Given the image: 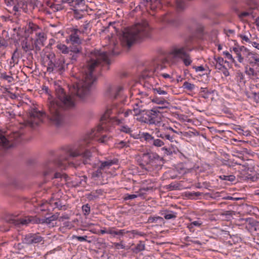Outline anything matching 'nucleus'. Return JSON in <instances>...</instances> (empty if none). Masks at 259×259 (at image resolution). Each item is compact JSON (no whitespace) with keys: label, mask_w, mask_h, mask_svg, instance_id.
<instances>
[{"label":"nucleus","mask_w":259,"mask_h":259,"mask_svg":"<svg viewBox=\"0 0 259 259\" xmlns=\"http://www.w3.org/2000/svg\"><path fill=\"white\" fill-rule=\"evenodd\" d=\"M58 217L57 215L54 214L49 218H47L45 219V221L42 222V223H46L47 224H50L51 222L57 220Z\"/></svg>","instance_id":"4c0bfd02"},{"label":"nucleus","mask_w":259,"mask_h":259,"mask_svg":"<svg viewBox=\"0 0 259 259\" xmlns=\"http://www.w3.org/2000/svg\"><path fill=\"white\" fill-rule=\"evenodd\" d=\"M57 48L63 54H67L70 53V50L65 45L59 44L57 45Z\"/></svg>","instance_id":"c85d7f7f"},{"label":"nucleus","mask_w":259,"mask_h":259,"mask_svg":"<svg viewBox=\"0 0 259 259\" xmlns=\"http://www.w3.org/2000/svg\"><path fill=\"white\" fill-rule=\"evenodd\" d=\"M165 68V66L163 64H160L159 62L153 63L152 68L146 69L142 75L143 77L150 76L153 73L156 76H159L160 73V71Z\"/></svg>","instance_id":"4468645a"},{"label":"nucleus","mask_w":259,"mask_h":259,"mask_svg":"<svg viewBox=\"0 0 259 259\" xmlns=\"http://www.w3.org/2000/svg\"><path fill=\"white\" fill-rule=\"evenodd\" d=\"M141 138L144 139L147 142H149L150 144L152 143V141L153 139V137H152V136L148 133H143L141 135Z\"/></svg>","instance_id":"473e14b6"},{"label":"nucleus","mask_w":259,"mask_h":259,"mask_svg":"<svg viewBox=\"0 0 259 259\" xmlns=\"http://www.w3.org/2000/svg\"><path fill=\"white\" fill-rule=\"evenodd\" d=\"M80 31L75 29L74 31L69 36V40L71 44V47H80V45L81 43V40L79 38L78 33Z\"/></svg>","instance_id":"f3484780"},{"label":"nucleus","mask_w":259,"mask_h":259,"mask_svg":"<svg viewBox=\"0 0 259 259\" xmlns=\"http://www.w3.org/2000/svg\"><path fill=\"white\" fill-rule=\"evenodd\" d=\"M72 238L73 239H77L78 241H79L80 242H82V241H88L89 242H91V241H88L87 240V238H88V236H76V235H73V236H72Z\"/></svg>","instance_id":"37998d69"},{"label":"nucleus","mask_w":259,"mask_h":259,"mask_svg":"<svg viewBox=\"0 0 259 259\" xmlns=\"http://www.w3.org/2000/svg\"><path fill=\"white\" fill-rule=\"evenodd\" d=\"M81 5L85 4L84 0H72L69 3V5L73 7V8H75V6L81 5Z\"/></svg>","instance_id":"2f4dec72"},{"label":"nucleus","mask_w":259,"mask_h":259,"mask_svg":"<svg viewBox=\"0 0 259 259\" xmlns=\"http://www.w3.org/2000/svg\"><path fill=\"white\" fill-rule=\"evenodd\" d=\"M102 171L103 170L100 168V167L99 166L98 167V169L94 171L92 174V177L93 178H99L102 175Z\"/></svg>","instance_id":"ea45409f"},{"label":"nucleus","mask_w":259,"mask_h":259,"mask_svg":"<svg viewBox=\"0 0 259 259\" xmlns=\"http://www.w3.org/2000/svg\"><path fill=\"white\" fill-rule=\"evenodd\" d=\"M164 136L165 137L164 138H165L166 139H167L171 142L173 141V139H174L173 136H170V135L167 134H164Z\"/></svg>","instance_id":"69168bd1"},{"label":"nucleus","mask_w":259,"mask_h":259,"mask_svg":"<svg viewBox=\"0 0 259 259\" xmlns=\"http://www.w3.org/2000/svg\"><path fill=\"white\" fill-rule=\"evenodd\" d=\"M237 77L238 79H239L240 81H241L242 80H243L244 79V75L241 72H238L237 73Z\"/></svg>","instance_id":"774afa93"},{"label":"nucleus","mask_w":259,"mask_h":259,"mask_svg":"<svg viewBox=\"0 0 259 259\" xmlns=\"http://www.w3.org/2000/svg\"><path fill=\"white\" fill-rule=\"evenodd\" d=\"M51 204L55 206L56 208H58L59 209H66L65 205L60 199H58L56 201H54V200H51Z\"/></svg>","instance_id":"a878e982"},{"label":"nucleus","mask_w":259,"mask_h":259,"mask_svg":"<svg viewBox=\"0 0 259 259\" xmlns=\"http://www.w3.org/2000/svg\"><path fill=\"white\" fill-rule=\"evenodd\" d=\"M123 88L119 84H109L106 89L105 95L111 99H117L121 95Z\"/></svg>","instance_id":"9d476101"},{"label":"nucleus","mask_w":259,"mask_h":259,"mask_svg":"<svg viewBox=\"0 0 259 259\" xmlns=\"http://www.w3.org/2000/svg\"><path fill=\"white\" fill-rule=\"evenodd\" d=\"M120 131L126 133H130L131 132V128L127 126H121Z\"/></svg>","instance_id":"5fc2aeb1"},{"label":"nucleus","mask_w":259,"mask_h":259,"mask_svg":"<svg viewBox=\"0 0 259 259\" xmlns=\"http://www.w3.org/2000/svg\"><path fill=\"white\" fill-rule=\"evenodd\" d=\"M154 94H158L159 95L163 96L162 97H164L165 99H168V94L164 91L163 88L158 87L152 89Z\"/></svg>","instance_id":"393cba45"},{"label":"nucleus","mask_w":259,"mask_h":259,"mask_svg":"<svg viewBox=\"0 0 259 259\" xmlns=\"http://www.w3.org/2000/svg\"><path fill=\"white\" fill-rule=\"evenodd\" d=\"M141 158V162L140 165L142 168H145L146 165L155 163L156 161L158 160L159 156L154 153H146L142 154Z\"/></svg>","instance_id":"9b49d317"},{"label":"nucleus","mask_w":259,"mask_h":259,"mask_svg":"<svg viewBox=\"0 0 259 259\" xmlns=\"http://www.w3.org/2000/svg\"><path fill=\"white\" fill-rule=\"evenodd\" d=\"M114 245L115 247L118 249H119V248H125V246L124 245L122 244L121 243H114Z\"/></svg>","instance_id":"052dcab7"},{"label":"nucleus","mask_w":259,"mask_h":259,"mask_svg":"<svg viewBox=\"0 0 259 259\" xmlns=\"http://www.w3.org/2000/svg\"><path fill=\"white\" fill-rule=\"evenodd\" d=\"M81 50V47H71L70 50L69 57L72 64H73L77 60L78 57V54H79Z\"/></svg>","instance_id":"a211bd4d"},{"label":"nucleus","mask_w":259,"mask_h":259,"mask_svg":"<svg viewBox=\"0 0 259 259\" xmlns=\"http://www.w3.org/2000/svg\"><path fill=\"white\" fill-rule=\"evenodd\" d=\"M224 54L228 59L234 61V59L233 58L232 56L228 52H224Z\"/></svg>","instance_id":"0e129e2a"},{"label":"nucleus","mask_w":259,"mask_h":259,"mask_svg":"<svg viewBox=\"0 0 259 259\" xmlns=\"http://www.w3.org/2000/svg\"><path fill=\"white\" fill-rule=\"evenodd\" d=\"M241 50H245V47L241 46L240 47H234L233 48V51L236 55L238 60L240 63L243 61V57H242Z\"/></svg>","instance_id":"4be33fe9"},{"label":"nucleus","mask_w":259,"mask_h":259,"mask_svg":"<svg viewBox=\"0 0 259 259\" xmlns=\"http://www.w3.org/2000/svg\"><path fill=\"white\" fill-rule=\"evenodd\" d=\"M246 4L250 7V9L253 10L257 9L258 4L256 0H245Z\"/></svg>","instance_id":"7c9ffc66"},{"label":"nucleus","mask_w":259,"mask_h":259,"mask_svg":"<svg viewBox=\"0 0 259 259\" xmlns=\"http://www.w3.org/2000/svg\"><path fill=\"white\" fill-rule=\"evenodd\" d=\"M145 249V244L142 241H141L137 245V246L135 248H132V250L134 253H138L141 251L144 250Z\"/></svg>","instance_id":"cd10ccee"},{"label":"nucleus","mask_w":259,"mask_h":259,"mask_svg":"<svg viewBox=\"0 0 259 259\" xmlns=\"http://www.w3.org/2000/svg\"><path fill=\"white\" fill-rule=\"evenodd\" d=\"M183 87L184 88V89H186L190 91H191L194 89L195 85L191 83H189L187 81H185L183 84Z\"/></svg>","instance_id":"58836bf2"},{"label":"nucleus","mask_w":259,"mask_h":259,"mask_svg":"<svg viewBox=\"0 0 259 259\" xmlns=\"http://www.w3.org/2000/svg\"><path fill=\"white\" fill-rule=\"evenodd\" d=\"M215 64L214 65L215 68L219 70H222L225 68L224 66L223 65L224 62V59L223 58L219 57L217 59L215 60Z\"/></svg>","instance_id":"c756f323"},{"label":"nucleus","mask_w":259,"mask_h":259,"mask_svg":"<svg viewBox=\"0 0 259 259\" xmlns=\"http://www.w3.org/2000/svg\"><path fill=\"white\" fill-rule=\"evenodd\" d=\"M79 156L83 158V163L84 164L88 163V160L92 157L91 152L85 149L82 145L68 146L64 148L63 153L59 156L56 161H52L48 162L45 166L44 175L50 176L52 179H64L67 182L68 176L65 174H61L57 170V168L64 166L66 163L69 164H73L70 161Z\"/></svg>","instance_id":"f257e3e1"},{"label":"nucleus","mask_w":259,"mask_h":259,"mask_svg":"<svg viewBox=\"0 0 259 259\" xmlns=\"http://www.w3.org/2000/svg\"><path fill=\"white\" fill-rule=\"evenodd\" d=\"M250 14V13L249 12H243L241 13L239 15V16L240 18H244V17H246L247 16H248Z\"/></svg>","instance_id":"680f3d73"},{"label":"nucleus","mask_w":259,"mask_h":259,"mask_svg":"<svg viewBox=\"0 0 259 259\" xmlns=\"http://www.w3.org/2000/svg\"><path fill=\"white\" fill-rule=\"evenodd\" d=\"M248 62L250 66H245V73L252 80H259V58L254 56L249 58Z\"/></svg>","instance_id":"0eeeda50"},{"label":"nucleus","mask_w":259,"mask_h":259,"mask_svg":"<svg viewBox=\"0 0 259 259\" xmlns=\"http://www.w3.org/2000/svg\"><path fill=\"white\" fill-rule=\"evenodd\" d=\"M133 111L135 113V115H137L141 114L142 112H145V110L135 106L134 107Z\"/></svg>","instance_id":"de8ad7c7"},{"label":"nucleus","mask_w":259,"mask_h":259,"mask_svg":"<svg viewBox=\"0 0 259 259\" xmlns=\"http://www.w3.org/2000/svg\"><path fill=\"white\" fill-rule=\"evenodd\" d=\"M43 113L35 109H33L29 113V119L28 124L33 127L34 125H38L41 122V118Z\"/></svg>","instance_id":"ddd939ff"},{"label":"nucleus","mask_w":259,"mask_h":259,"mask_svg":"<svg viewBox=\"0 0 259 259\" xmlns=\"http://www.w3.org/2000/svg\"><path fill=\"white\" fill-rule=\"evenodd\" d=\"M177 9L179 11H181L184 9L185 4L183 1L181 0H177L176 2Z\"/></svg>","instance_id":"79ce46f5"},{"label":"nucleus","mask_w":259,"mask_h":259,"mask_svg":"<svg viewBox=\"0 0 259 259\" xmlns=\"http://www.w3.org/2000/svg\"><path fill=\"white\" fill-rule=\"evenodd\" d=\"M47 57L49 60L47 67L48 72H52L55 71L61 74L65 71L69 65L68 63H65L64 58L63 57H60L56 58L54 53H49L47 55Z\"/></svg>","instance_id":"39448f33"},{"label":"nucleus","mask_w":259,"mask_h":259,"mask_svg":"<svg viewBox=\"0 0 259 259\" xmlns=\"http://www.w3.org/2000/svg\"><path fill=\"white\" fill-rule=\"evenodd\" d=\"M167 99L164 97H158L157 96H155L152 99V101L158 104L161 105H168V102L166 101Z\"/></svg>","instance_id":"b1692460"},{"label":"nucleus","mask_w":259,"mask_h":259,"mask_svg":"<svg viewBox=\"0 0 259 259\" xmlns=\"http://www.w3.org/2000/svg\"><path fill=\"white\" fill-rule=\"evenodd\" d=\"M56 99L51 100L48 104V117L52 122L57 126L61 125L65 121L63 109H69L74 106L73 98L67 95L63 88L58 86L56 88Z\"/></svg>","instance_id":"f03ea898"},{"label":"nucleus","mask_w":259,"mask_h":259,"mask_svg":"<svg viewBox=\"0 0 259 259\" xmlns=\"http://www.w3.org/2000/svg\"><path fill=\"white\" fill-rule=\"evenodd\" d=\"M24 242L28 244H36L43 241V238L39 233H30L26 235L24 238Z\"/></svg>","instance_id":"dca6fc26"},{"label":"nucleus","mask_w":259,"mask_h":259,"mask_svg":"<svg viewBox=\"0 0 259 259\" xmlns=\"http://www.w3.org/2000/svg\"><path fill=\"white\" fill-rule=\"evenodd\" d=\"M144 102V100H141L140 101H138L137 103L135 104V106L143 109V105L142 104V103H143Z\"/></svg>","instance_id":"338daca9"},{"label":"nucleus","mask_w":259,"mask_h":259,"mask_svg":"<svg viewBox=\"0 0 259 259\" xmlns=\"http://www.w3.org/2000/svg\"><path fill=\"white\" fill-rule=\"evenodd\" d=\"M158 221L161 222L163 221V219L160 217H150L148 219V222L151 223H156Z\"/></svg>","instance_id":"a19ab883"},{"label":"nucleus","mask_w":259,"mask_h":259,"mask_svg":"<svg viewBox=\"0 0 259 259\" xmlns=\"http://www.w3.org/2000/svg\"><path fill=\"white\" fill-rule=\"evenodd\" d=\"M109 138L106 135H103L99 139V142L105 143L107 141V140Z\"/></svg>","instance_id":"864d4df0"},{"label":"nucleus","mask_w":259,"mask_h":259,"mask_svg":"<svg viewBox=\"0 0 259 259\" xmlns=\"http://www.w3.org/2000/svg\"><path fill=\"white\" fill-rule=\"evenodd\" d=\"M138 196L135 194H127L126 196L124 197V200H131L137 198Z\"/></svg>","instance_id":"6e6d98bb"},{"label":"nucleus","mask_w":259,"mask_h":259,"mask_svg":"<svg viewBox=\"0 0 259 259\" xmlns=\"http://www.w3.org/2000/svg\"><path fill=\"white\" fill-rule=\"evenodd\" d=\"M248 97L252 98L256 103L259 102V92H252L249 94Z\"/></svg>","instance_id":"c9c22d12"},{"label":"nucleus","mask_w":259,"mask_h":259,"mask_svg":"<svg viewBox=\"0 0 259 259\" xmlns=\"http://www.w3.org/2000/svg\"><path fill=\"white\" fill-rule=\"evenodd\" d=\"M98 58H101L104 60L107 59L104 54H93L91 59L93 62H87L85 65L82 69L83 78L78 82L74 84L70 90L72 93L80 99H83L87 96L90 92V88L95 80L93 72L97 67Z\"/></svg>","instance_id":"7ed1b4c3"},{"label":"nucleus","mask_w":259,"mask_h":259,"mask_svg":"<svg viewBox=\"0 0 259 259\" xmlns=\"http://www.w3.org/2000/svg\"><path fill=\"white\" fill-rule=\"evenodd\" d=\"M8 45V44L7 40L3 38L0 39V48L2 47H6Z\"/></svg>","instance_id":"4d7b16f0"},{"label":"nucleus","mask_w":259,"mask_h":259,"mask_svg":"<svg viewBox=\"0 0 259 259\" xmlns=\"http://www.w3.org/2000/svg\"><path fill=\"white\" fill-rule=\"evenodd\" d=\"M249 221L248 225L251 226L252 227L254 228V230H256V228H255L256 226V222L252 220H251L250 219H247L246 221Z\"/></svg>","instance_id":"13d9d810"},{"label":"nucleus","mask_w":259,"mask_h":259,"mask_svg":"<svg viewBox=\"0 0 259 259\" xmlns=\"http://www.w3.org/2000/svg\"><path fill=\"white\" fill-rule=\"evenodd\" d=\"M73 13H74V17L76 19H80L84 15L85 13L81 12L78 11H76V10L73 9Z\"/></svg>","instance_id":"f704fd0d"},{"label":"nucleus","mask_w":259,"mask_h":259,"mask_svg":"<svg viewBox=\"0 0 259 259\" xmlns=\"http://www.w3.org/2000/svg\"><path fill=\"white\" fill-rule=\"evenodd\" d=\"M26 2L24 0L20 1L19 2H17V4L20 8H22L24 6L26 5Z\"/></svg>","instance_id":"bf43d9fd"},{"label":"nucleus","mask_w":259,"mask_h":259,"mask_svg":"<svg viewBox=\"0 0 259 259\" xmlns=\"http://www.w3.org/2000/svg\"><path fill=\"white\" fill-rule=\"evenodd\" d=\"M164 217L166 220L175 219L177 217L175 213H168L164 214Z\"/></svg>","instance_id":"8fccbe9b"},{"label":"nucleus","mask_w":259,"mask_h":259,"mask_svg":"<svg viewBox=\"0 0 259 259\" xmlns=\"http://www.w3.org/2000/svg\"><path fill=\"white\" fill-rule=\"evenodd\" d=\"M100 168L103 171L108 169L112 165L116 163L117 160H106L105 161H100Z\"/></svg>","instance_id":"6ab92c4d"},{"label":"nucleus","mask_w":259,"mask_h":259,"mask_svg":"<svg viewBox=\"0 0 259 259\" xmlns=\"http://www.w3.org/2000/svg\"><path fill=\"white\" fill-rule=\"evenodd\" d=\"M36 35L37 38L35 42V48L37 50H39L40 49L38 47V45L42 46L44 45V42L46 39V35L44 32H38L36 33Z\"/></svg>","instance_id":"aec40b11"},{"label":"nucleus","mask_w":259,"mask_h":259,"mask_svg":"<svg viewBox=\"0 0 259 259\" xmlns=\"http://www.w3.org/2000/svg\"><path fill=\"white\" fill-rule=\"evenodd\" d=\"M220 178L224 180H228L229 181H233L235 180V177L231 175L220 176Z\"/></svg>","instance_id":"3c124183"},{"label":"nucleus","mask_w":259,"mask_h":259,"mask_svg":"<svg viewBox=\"0 0 259 259\" xmlns=\"http://www.w3.org/2000/svg\"><path fill=\"white\" fill-rule=\"evenodd\" d=\"M234 211L231 210L225 211L224 212L221 213V215H226L227 219H229L230 217H232Z\"/></svg>","instance_id":"603ef678"},{"label":"nucleus","mask_w":259,"mask_h":259,"mask_svg":"<svg viewBox=\"0 0 259 259\" xmlns=\"http://www.w3.org/2000/svg\"><path fill=\"white\" fill-rule=\"evenodd\" d=\"M163 108H164V107H158L149 110V115H150L151 117L150 119H149L148 121H140L149 124H157L159 123L160 122V112L158 110V109Z\"/></svg>","instance_id":"f8f14e48"},{"label":"nucleus","mask_w":259,"mask_h":259,"mask_svg":"<svg viewBox=\"0 0 259 259\" xmlns=\"http://www.w3.org/2000/svg\"><path fill=\"white\" fill-rule=\"evenodd\" d=\"M82 209L84 215H88L90 212V206L88 204H87L82 206Z\"/></svg>","instance_id":"09e8293b"},{"label":"nucleus","mask_w":259,"mask_h":259,"mask_svg":"<svg viewBox=\"0 0 259 259\" xmlns=\"http://www.w3.org/2000/svg\"><path fill=\"white\" fill-rule=\"evenodd\" d=\"M95 53L96 54L98 53V54H104L106 56V57H107V59H106V60H103V59H101V58H98V59H97V60H96L97 62V66L99 65V63H101V61H103V62H106V63H108L109 62L108 55H109V54H110V53L108 52V53H107L106 52H100L99 51H95L94 52H91V54H90V60L88 61L87 62H93V61L91 59V56H92V55L93 54H95Z\"/></svg>","instance_id":"5701e85b"},{"label":"nucleus","mask_w":259,"mask_h":259,"mask_svg":"<svg viewBox=\"0 0 259 259\" xmlns=\"http://www.w3.org/2000/svg\"><path fill=\"white\" fill-rule=\"evenodd\" d=\"M188 42H185L184 46L176 47L170 52L174 57L181 59L185 66L190 65L192 62L189 52L192 51Z\"/></svg>","instance_id":"423d86ee"},{"label":"nucleus","mask_w":259,"mask_h":259,"mask_svg":"<svg viewBox=\"0 0 259 259\" xmlns=\"http://www.w3.org/2000/svg\"><path fill=\"white\" fill-rule=\"evenodd\" d=\"M125 233L124 230H115L114 228H110L108 229V234L113 235L122 236Z\"/></svg>","instance_id":"bb28decb"},{"label":"nucleus","mask_w":259,"mask_h":259,"mask_svg":"<svg viewBox=\"0 0 259 259\" xmlns=\"http://www.w3.org/2000/svg\"><path fill=\"white\" fill-rule=\"evenodd\" d=\"M20 137V134L16 132L10 135L8 138H7L0 130V149H8L12 147L14 145L13 141L18 139Z\"/></svg>","instance_id":"1a4fd4ad"},{"label":"nucleus","mask_w":259,"mask_h":259,"mask_svg":"<svg viewBox=\"0 0 259 259\" xmlns=\"http://www.w3.org/2000/svg\"><path fill=\"white\" fill-rule=\"evenodd\" d=\"M6 222L11 226L13 225L20 227L22 225H27L30 223H39L40 221L32 217H26L20 219H16L15 217H12L7 218L6 219Z\"/></svg>","instance_id":"6e6552de"},{"label":"nucleus","mask_w":259,"mask_h":259,"mask_svg":"<svg viewBox=\"0 0 259 259\" xmlns=\"http://www.w3.org/2000/svg\"><path fill=\"white\" fill-rule=\"evenodd\" d=\"M22 49L25 52H27L29 49V45L27 44V42H25V44L22 45Z\"/></svg>","instance_id":"e2e57ef3"},{"label":"nucleus","mask_w":259,"mask_h":259,"mask_svg":"<svg viewBox=\"0 0 259 259\" xmlns=\"http://www.w3.org/2000/svg\"><path fill=\"white\" fill-rule=\"evenodd\" d=\"M251 35L250 33H248L247 35H243V34H240L239 37L244 41L251 43V41H250V38L251 37Z\"/></svg>","instance_id":"c03bdc74"},{"label":"nucleus","mask_w":259,"mask_h":259,"mask_svg":"<svg viewBox=\"0 0 259 259\" xmlns=\"http://www.w3.org/2000/svg\"><path fill=\"white\" fill-rule=\"evenodd\" d=\"M140 6L154 11L161 7V4L160 0H141Z\"/></svg>","instance_id":"2eb2a0df"},{"label":"nucleus","mask_w":259,"mask_h":259,"mask_svg":"<svg viewBox=\"0 0 259 259\" xmlns=\"http://www.w3.org/2000/svg\"><path fill=\"white\" fill-rule=\"evenodd\" d=\"M150 28L147 22L137 24L131 28L124 29L119 38L121 45L130 48L135 42L148 37Z\"/></svg>","instance_id":"20e7f679"},{"label":"nucleus","mask_w":259,"mask_h":259,"mask_svg":"<svg viewBox=\"0 0 259 259\" xmlns=\"http://www.w3.org/2000/svg\"><path fill=\"white\" fill-rule=\"evenodd\" d=\"M73 9L76 10V11H78L81 12L85 13L87 11V6L84 4L82 5H81L78 6H75V8H73Z\"/></svg>","instance_id":"72a5a7b5"},{"label":"nucleus","mask_w":259,"mask_h":259,"mask_svg":"<svg viewBox=\"0 0 259 259\" xmlns=\"http://www.w3.org/2000/svg\"><path fill=\"white\" fill-rule=\"evenodd\" d=\"M1 77L8 81V82H11L14 79L12 76L8 75L6 73H2Z\"/></svg>","instance_id":"a18cd8bd"},{"label":"nucleus","mask_w":259,"mask_h":259,"mask_svg":"<svg viewBox=\"0 0 259 259\" xmlns=\"http://www.w3.org/2000/svg\"><path fill=\"white\" fill-rule=\"evenodd\" d=\"M151 144L156 147H161L164 145V142L160 139H154L153 138Z\"/></svg>","instance_id":"e433bc0d"},{"label":"nucleus","mask_w":259,"mask_h":259,"mask_svg":"<svg viewBox=\"0 0 259 259\" xmlns=\"http://www.w3.org/2000/svg\"><path fill=\"white\" fill-rule=\"evenodd\" d=\"M117 112L120 113V112H118L117 109L114 107L107 109L104 114L101 117L100 120L102 122V124L109 119L110 114H116Z\"/></svg>","instance_id":"412c9836"},{"label":"nucleus","mask_w":259,"mask_h":259,"mask_svg":"<svg viewBox=\"0 0 259 259\" xmlns=\"http://www.w3.org/2000/svg\"><path fill=\"white\" fill-rule=\"evenodd\" d=\"M150 115H149V110L146 111V113L144 114L140 118V121H148L150 118Z\"/></svg>","instance_id":"49530a36"}]
</instances>
